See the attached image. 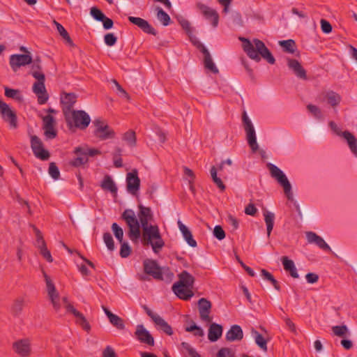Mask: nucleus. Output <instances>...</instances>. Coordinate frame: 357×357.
Returning <instances> with one entry per match:
<instances>
[{
	"mask_svg": "<svg viewBox=\"0 0 357 357\" xmlns=\"http://www.w3.org/2000/svg\"><path fill=\"white\" fill-rule=\"evenodd\" d=\"M121 243L120 255L123 258L128 257L131 253V248L128 243L123 241Z\"/></svg>",
	"mask_w": 357,
	"mask_h": 357,
	"instance_id": "nucleus-49",
	"label": "nucleus"
},
{
	"mask_svg": "<svg viewBox=\"0 0 357 357\" xmlns=\"http://www.w3.org/2000/svg\"><path fill=\"white\" fill-rule=\"evenodd\" d=\"M178 226L180 231H181V233L183 234L184 239L186 241L188 244L192 248H195L197 246V242L193 238L192 232L180 220L178 221Z\"/></svg>",
	"mask_w": 357,
	"mask_h": 357,
	"instance_id": "nucleus-29",
	"label": "nucleus"
},
{
	"mask_svg": "<svg viewBox=\"0 0 357 357\" xmlns=\"http://www.w3.org/2000/svg\"><path fill=\"white\" fill-rule=\"evenodd\" d=\"M31 146L33 154L38 158L42 160H47L50 158V153L48 151L43 149V142L36 135L31 137Z\"/></svg>",
	"mask_w": 357,
	"mask_h": 357,
	"instance_id": "nucleus-15",
	"label": "nucleus"
},
{
	"mask_svg": "<svg viewBox=\"0 0 357 357\" xmlns=\"http://www.w3.org/2000/svg\"><path fill=\"white\" fill-rule=\"evenodd\" d=\"M240 40L243 42L244 52L251 59L259 62L263 58L270 64L275 63L274 56L261 40L255 38L252 42L245 38H240Z\"/></svg>",
	"mask_w": 357,
	"mask_h": 357,
	"instance_id": "nucleus-2",
	"label": "nucleus"
},
{
	"mask_svg": "<svg viewBox=\"0 0 357 357\" xmlns=\"http://www.w3.org/2000/svg\"><path fill=\"white\" fill-rule=\"evenodd\" d=\"M14 347L16 352L21 356H28L30 353V345L27 340H20L15 342Z\"/></svg>",
	"mask_w": 357,
	"mask_h": 357,
	"instance_id": "nucleus-33",
	"label": "nucleus"
},
{
	"mask_svg": "<svg viewBox=\"0 0 357 357\" xmlns=\"http://www.w3.org/2000/svg\"><path fill=\"white\" fill-rule=\"evenodd\" d=\"M0 113L2 119L9 123L13 128L17 127V119L15 112L11 110L8 105L1 101L0 102Z\"/></svg>",
	"mask_w": 357,
	"mask_h": 357,
	"instance_id": "nucleus-16",
	"label": "nucleus"
},
{
	"mask_svg": "<svg viewBox=\"0 0 357 357\" xmlns=\"http://www.w3.org/2000/svg\"><path fill=\"white\" fill-rule=\"evenodd\" d=\"M143 266L145 273L151 275L155 279L162 280L161 268L155 261L152 259H146L144 261Z\"/></svg>",
	"mask_w": 357,
	"mask_h": 357,
	"instance_id": "nucleus-18",
	"label": "nucleus"
},
{
	"mask_svg": "<svg viewBox=\"0 0 357 357\" xmlns=\"http://www.w3.org/2000/svg\"><path fill=\"white\" fill-rule=\"evenodd\" d=\"M305 278L308 283L313 284L319 280V275L314 273H309L305 275Z\"/></svg>",
	"mask_w": 357,
	"mask_h": 357,
	"instance_id": "nucleus-62",
	"label": "nucleus"
},
{
	"mask_svg": "<svg viewBox=\"0 0 357 357\" xmlns=\"http://www.w3.org/2000/svg\"><path fill=\"white\" fill-rule=\"evenodd\" d=\"M192 43L204 55V65L205 68L209 70L213 73H218V69L215 66L211 54L208 49L195 37L190 38Z\"/></svg>",
	"mask_w": 357,
	"mask_h": 357,
	"instance_id": "nucleus-11",
	"label": "nucleus"
},
{
	"mask_svg": "<svg viewBox=\"0 0 357 357\" xmlns=\"http://www.w3.org/2000/svg\"><path fill=\"white\" fill-rule=\"evenodd\" d=\"M103 240L108 250L111 251L114 250V243L111 234L109 232H105L103 234Z\"/></svg>",
	"mask_w": 357,
	"mask_h": 357,
	"instance_id": "nucleus-48",
	"label": "nucleus"
},
{
	"mask_svg": "<svg viewBox=\"0 0 357 357\" xmlns=\"http://www.w3.org/2000/svg\"><path fill=\"white\" fill-rule=\"evenodd\" d=\"M306 238L309 243H314L319 248L324 250H328L331 252L330 246L325 242V241L316 233L312 231H307L306 233Z\"/></svg>",
	"mask_w": 357,
	"mask_h": 357,
	"instance_id": "nucleus-24",
	"label": "nucleus"
},
{
	"mask_svg": "<svg viewBox=\"0 0 357 357\" xmlns=\"http://www.w3.org/2000/svg\"><path fill=\"white\" fill-rule=\"evenodd\" d=\"M267 167L270 171L271 176L277 180V181L283 187L284 192L287 198H291V186L283 172L273 164L268 163Z\"/></svg>",
	"mask_w": 357,
	"mask_h": 357,
	"instance_id": "nucleus-8",
	"label": "nucleus"
},
{
	"mask_svg": "<svg viewBox=\"0 0 357 357\" xmlns=\"http://www.w3.org/2000/svg\"><path fill=\"white\" fill-rule=\"evenodd\" d=\"M109 322L114 327H116L119 330H123L125 328L124 321L122 318L117 316L116 314H113L110 319H109Z\"/></svg>",
	"mask_w": 357,
	"mask_h": 357,
	"instance_id": "nucleus-42",
	"label": "nucleus"
},
{
	"mask_svg": "<svg viewBox=\"0 0 357 357\" xmlns=\"http://www.w3.org/2000/svg\"><path fill=\"white\" fill-rule=\"evenodd\" d=\"M157 18L164 26H167L171 22L170 17L161 8H157Z\"/></svg>",
	"mask_w": 357,
	"mask_h": 357,
	"instance_id": "nucleus-40",
	"label": "nucleus"
},
{
	"mask_svg": "<svg viewBox=\"0 0 357 357\" xmlns=\"http://www.w3.org/2000/svg\"><path fill=\"white\" fill-rule=\"evenodd\" d=\"M140 187V179L136 169L126 174V188L128 193L133 196L138 194Z\"/></svg>",
	"mask_w": 357,
	"mask_h": 357,
	"instance_id": "nucleus-13",
	"label": "nucleus"
},
{
	"mask_svg": "<svg viewBox=\"0 0 357 357\" xmlns=\"http://www.w3.org/2000/svg\"><path fill=\"white\" fill-rule=\"evenodd\" d=\"M322 96L324 99L333 107L337 106L342 100L340 95L333 91H328L323 93Z\"/></svg>",
	"mask_w": 357,
	"mask_h": 357,
	"instance_id": "nucleus-31",
	"label": "nucleus"
},
{
	"mask_svg": "<svg viewBox=\"0 0 357 357\" xmlns=\"http://www.w3.org/2000/svg\"><path fill=\"white\" fill-rule=\"evenodd\" d=\"M137 217L132 209H126L121 214V218L125 220L128 227V237L133 242H137L141 236L142 229L153 225L151 222L153 220V214L150 207H146L139 204L138 205Z\"/></svg>",
	"mask_w": 357,
	"mask_h": 357,
	"instance_id": "nucleus-1",
	"label": "nucleus"
},
{
	"mask_svg": "<svg viewBox=\"0 0 357 357\" xmlns=\"http://www.w3.org/2000/svg\"><path fill=\"white\" fill-rule=\"evenodd\" d=\"M88 162V158H77L75 157L74 159L71 160L69 164L75 167H80Z\"/></svg>",
	"mask_w": 357,
	"mask_h": 357,
	"instance_id": "nucleus-53",
	"label": "nucleus"
},
{
	"mask_svg": "<svg viewBox=\"0 0 357 357\" xmlns=\"http://www.w3.org/2000/svg\"><path fill=\"white\" fill-rule=\"evenodd\" d=\"M31 227L33 228L36 236L37 247L38 248L39 245H43V244L46 245L41 231L35 225H31Z\"/></svg>",
	"mask_w": 357,
	"mask_h": 357,
	"instance_id": "nucleus-51",
	"label": "nucleus"
},
{
	"mask_svg": "<svg viewBox=\"0 0 357 357\" xmlns=\"http://www.w3.org/2000/svg\"><path fill=\"white\" fill-rule=\"evenodd\" d=\"M140 237L142 245L151 246L155 254H158L165 247V241L159 227L155 224L142 229Z\"/></svg>",
	"mask_w": 357,
	"mask_h": 357,
	"instance_id": "nucleus-3",
	"label": "nucleus"
},
{
	"mask_svg": "<svg viewBox=\"0 0 357 357\" xmlns=\"http://www.w3.org/2000/svg\"><path fill=\"white\" fill-rule=\"evenodd\" d=\"M216 357H235V356L231 349L225 347L218 351Z\"/></svg>",
	"mask_w": 357,
	"mask_h": 357,
	"instance_id": "nucleus-54",
	"label": "nucleus"
},
{
	"mask_svg": "<svg viewBox=\"0 0 357 357\" xmlns=\"http://www.w3.org/2000/svg\"><path fill=\"white\" fill-rule=\"evenodd\" d=\"M243 337V333L238 325H233L227 332L225 339L227 341L232 342L235 340H241Z\"/></svg>",
	"mask_w": 357,
	"mask_h": 357,
	"instance_id": "nucleus-26",
	"label": "nucleus"
},
{
	"mask_svg": "<svg viewBox=\"0 0 357 357\" xmlns=\"http://www.w3.org/2000/svg\"><path fill=\"white\" fill-rule=\"evenodd\" d=\"M342 137L347 140L351 151L357 157V139L349 131H344Z\"/></svg>",
	"mask_w": 357,
	"mask_h": 357,
	"instance_id": "nucleus-32",
	"label": "nucleus"
},
{
	"mask_svg": "<svg viewBox=\"0 0 357 357\" xmlns=\"http://www.w3.org/2000/svg\"><path fill=\"white\" fill-rule=\"evenodd\" d=\"M104 39H105V43L108 46H113L116 43V40H117L116 37L112 33H107L105 36Z\"/></svg>",
	"mask_w": 357,
	"mask_h": 357,
	"instance_id": "nucleus-56",
	"label": "nucleus"
},
{
	"mask_svg": "<svg viewBox=\"0 0 357 357\" xmlns=\"http://www.w3.org/2000/svg\"><path fill=\"white\" fill-rule=\"evenodd\" d=\"M197 7L206 17V19L211 21L213 27H216L218 26L219 22V15L215 10L202 3H197Z\"/></svg>",
	"mask_w": 357,
	"mask_h": 357,
	"instance_id": "nucleus-19",
	"label": "nucleus"
},
{
	"mask_svg": "<svg viewBox=\"0 0 357 357\" xmlns=\"http://www.w3.org/2000/svg\"><path fill=\"white\" fill-rule=\"evenodd\" d=\"M264 221L266 225L267 235L268 236H270L274 226L275 215L274 213L266 211L264 213Z\"/></svg>",
	"mask_w": 357,
	"mask_h": 357,
	"instance_id": "nucleus-38",
	"label": "nucleus"
},
{
	"mask_svg": "<svg viewBox=\"0 0 357 357\" xmlns=\"http://www.w3.org/2000/svg\"><path fill=\"white\" fill-rule=\"evenodd\" d=\"M93 123L95 126L93 135L96 138L100 140H106L113 139L115 137L114 131L102 119H96L93 121Z\"/></svg>",
	"mask_w": 357,
	"mask_h": 357,
	"instance_id": "nucleus-9",
	"label": "nucleus"
},
{
	"mask_svg": "<svg viewBox=\"0 0 357 357\" xmlns=\"http://www.w3.org/2000/svg\"><path fill=\"white\" fill-rule=\"evenodd\" d=\"M213 235L216 238L221 241L225 238V232L221 226L217 225L213 229Z\"/></svg>",
	"mask_w": 357,
	"mask_h": 357,
	"instance_id": "nucleus-55",
	"label": "nucleus"
},
{
	"mask_svg": "<svg viewBox=\"0 0 357 357\" xmlns=\"http://www.w3.org/2000/svg\"><path fill=\"white\" fill-rule=\"evenodd\" d=\"M38 248L40 250V253L44 259H45L48 262L53 261V258L46 245L43 244V245H39Z\"/></svg>",
	"mask_w": 357,
	"mask_h": 357,
	"instance_id": "nucleus-47",
	"label": "nucleus"
},
{
	"mask_svg": "<svg viewBox=\"0 0 357 357\" xmlns=\"http://www.w3.org/2000/svg\"><path fill=\"white\" fill-rule=\"evenodd\" d=\"M242 122L244 130L246 132V138L248 143L250 149H252V152L255 153L259 149V146L257 142L256 132L254 126L251 120L249 119L245 111H243L242 114Z\"/></svg>",
	"mask_w": 357,
	"mask_h": 357,
	"instance_id": "nucleus-7",
	"label": "nucleus"
},
{
	"mask_svg": "<svg viewBox=\"0 0 357 357\" xmlns=\"http://www.w3.org/2000/svg\"><path fill=\"white\" fill-rule=\"evenodd\" d=\"M180 24L182 28L186 31L188 34H190L192 33V29L190 26V23L187 20H182L180 21Z\"/></svg>",
	"mask_w": 357,
	"mask_h": 357,
	"instance_id": "nucleus-63",
	"label": "nucleus"
},
{
	"mask_svg": "<svg viewBox=\"0 0 357 357\" xmlns=\"http://www.w3.org/2000/svg\"><path fill=\"white\" fill-rule=\"evenodd\" d=\"M43 274L45 278V283H46V288H47V292L49 297V299L51 301V303L56 312H59V310L61 309V298L59 292L56 289V287L52 282L51 278L49 275H47V273L43 271Z\"/></svg>",
	"mask_w": 357,
	"mask_h": 357,
	"instance_id": "nucleus-10",
	"label": "nucleus"
},
{
	"mask_svg": "<svg viewBox=\"0 0 357 357\" xmlns=\"http://www.w3.org/2000/svg\"><path fill=\"white\" fill-rule=\"evenodd\" d=\"M287 66L298 77L303 79H307L305 70L297 60L287 59Z\"/></svg>",
	"mask_w": 357,
	"mask_h": 357,
	"instance_id": "nucleus-25",
	"label": "nucleus"
},
{
	"mask_svg": "<svg viewBox=\"0 0 357 357\" xmlns=\"http://www.w3.org/2000/svg\"><path fill=\"white\" fill-rule=\"evenodd\" d=\"M66 120L70 130L74 128L85 130L91 122L89 115L83 110H73L71 116H66Z\"/></svg>",
	"mask_w": 357,
	"mask_h": 357,
	"instance_id": "nucleus-5",
	"label": "nucleus"
},
{
	"mask_svg": "<svg viewBox=\"0 0 357 357\" xmlns=\"http://www.w3.org/2000/svg\"><path fill=\"white\" fill-rule=\"evenodd\" d=\"M31 73L38 80L33 85V91L37 96L38 102L40 105H43L49 98L45 86V75L38 71H33Z\"/></svg>",
	"mask_w": 357,
	"mask_h": 357,
	"instance_id": "nucleus-6",
	"label": "nucleus"
},
{
	"mask_svg": "<svg viewBox=\"0 0 357 357\" xmlns=\"http://www.w3.org/2000/svg\"><path fill=\"white\" fill-rule=\"evenodd\" d=\"M281 261L284 266V269L289 272L290 275L294 278H298V274L297 272V269L294 265V261L291 259H289L287 257L283 256L281 258Z\"/></svg>",
	"mask_w": 357,
	"mask_h": 357,
	"instance_id": "nucleus-30",
	"label": "nucleus"
},
{
	"mask_svg": "<svg viewBox=\"0 0 357 357\" xmlns=\"http://www.w3.org/2000/svg\"><path fill=\"white\" fill-rule=\"evenodd\" d=\"M212 304L206 298H202L198 301V308L200 319L205 322H211L212 318L210 317Z\"/></svg>",
	"mask_w": 357,
	"mask_h": 357,
	"instance_id": "nucleus-21",
	"label": "nucleus"
},
{
	"mask_svg": "<svg viewBox=\"0 0 357 357\" xmlns=\"http://www.w3.org/2000/svg\"><path fill=\"white\" fill-rule=\"evenodd\" d=\"M73 153L76 155V157L77 158H88L84 146L76 147L74 149Z\"/></svg>",
	"mask_w": 357,
	"mask_h": 357,
	"instance_id": "nucleus-59",
	"label": "nucleus"
},
{
	"mask_svg": "<svg viewBox=\"0 0 357 357\" xmlns=\"http://www.w3.org/2000/svg\"><path fill=\"white\" fill-rule=\"evenodd\" d=\"M332 331L335 335L343 337L348 333V328L346 325L335 326L332 327Z\"/></svg>",
	"mask_w": 357,
	"mask_h": 357,
	"instance_id": "nucleus-43",
	"label": "nucleus"
},
{
	"mask_svg": "<svg viewBox=\"0 0 357 357\" xmlns=\"http://www.w3.org/2000/svg\"><path fill=\"white\" fill-rule=\"evenodd\" d=\"M222 326L218 324L213 323L208 328V338L211 342H216L222 334Z\"/></svg>",
	"mask_w": 357,
	"mask_h": 357,
	"instance_id": "nucleus-27",
	"label": "nucleus"
},
{
	"mask_svg": "<svg viewBox=\"0 0 357 357\" xmlns=\"http://www.w3.org/2000/svg\"><path fill=\"white\" fill-rule=\"evenodd\" d=\"M43 129L45 137L48 139H54L57 136L55 119L52 115L48 114L43 117Z\"/></svg>",
	"mask_w": 357,
	"mask_h": 357,
	"instance_id": "nucleus-14",
	"label": "nucleus"
},
{
	"mask_svg": "<svg viewBox=\"0 0 357 357\" xmlns=\"http://www.w3.org/2000/svg\"><path fill=\"white\" fill-rule=\"evenodd\" d=\"M307 108L315 116H319L321 115V110L318 107L310 104L307 106Z\"/></svg>",
	"mask_w": 357,
	"mask_h": 357,
	"instance_id": "nucleus-64",
	"label": "nucleus"
},
{
	"mask_svg": "<svg viewBox=\"0 0 357 357\" xmlns=\"http://www.w3.org/2000/svg\"><path fill=\"white\" fill-rule=\"evenodd\" d=\"M123 139L126 142V143L130 146H135L136 145V135L135 132L133 130H128V132H125L123 136Z\"/></svg>",
	"mask_w": 357,
	"mask_h": 357,
	"instance_id": "nucleus-41",
	"label": "nucleus"
},
{
	"mask_svg": "<svg viewBox=\"0 0 357 357\" xmlns=\"http://www.w3.org/2000/svg\"><path fill=\"white\" fill-rule=\"evenodd\" d=\"M227 221L233 227L234 230H236L238 228L239 222L232 215L229 214L227 215Z\"/></svg>",
	"mask_w": 357,
	"mask_h": 357,
	"instance_id": "nucleus-58",
	"label": "nucleus"
},
{
	"mask_svg": "<svg viewBox=\"0 0 357 357\" xmlns=\"http://www.w3.org/2000/svg\"><path fill=\"white\" fill-rule=\"evenodd\" d=\"M279 45L283 48V51L294 54L296 51V45L294 40L289 39L279 41Z\"/></svg>",
	"mask_w": 357,
	"mask_h": 357,
	"instance_id": "nucleus-37",
	"label": "nucleus"
},
{
	"mask_svg": "<svg viewBox=\"0 0 357 357\" xmlns=\"http://www.w3.org/2000/svg\"><path fill=\"white\" fill-rule=\"evenodd\" d=\"M77 101V96L74 93H63L61 96V102L63 105V113L65 116L70 112Z\"/></svg>",
	"mask_w": 357,
	"mask_h": 357,
	"instance_id": "nucleus-23",
	"label": "nucleus"
},
{
	"mask_svg": "<svg viewBox=\"0 0 357 357\" xmlns=\"http://www.w3.org/2000/svg\"><path fill=\"white\" fill-rule=\"evenodd\" d=\"M91 15L93 16V17L99 22H101V20H103L105 19V15L104 13L98 8L93 7L91 9Z\"/></svg>",
	"mask_w": 357,
	"mask_h": 357,
	"instance_id": "nucleus-52",
	"label": "nucleus"
},
{
	"mask_svg": "<svg viewBox=\"0 0 357 357\" xmlns=\"http://www.w3.org/2000/svg\"><path fill=\"white\" fill-rule=\"evenodd\" d=\"M155 319L153 321L154 324L160 328L164 333L168 335L173 334V330L170 325L168 324L160 315L154 317Z\"/></svg>",
	"mask_w": 357,
	"mask_h": 357,
	"instance_id": "nucleus-34",
	"label": "nucleus"
},
{
	"mask_svg": "<svg viewBox=\"0 0 357 357\" xmlns=\"http://www.w3.org/2000/svg\"><path fill=\"white\" fill-rule=\"evenodd\" d=\"M182 348L186 351L190 357H201L197 351L188 342L181 343Z\"/></svg>",
	"mask_w": 357,
	"mask_h": 357,
	"instance_id": "nucleus-45",
	"label": "nucleus"
},
{
	"mask_svg": "<svg viewBox=\"0 0 357 357\" xmlns=\"http://www.w3.org/2000/svg\"><path fill=\"white\" fill-rule=\"evenodd\" d=\"M321 28L324 33H329L332 31V26L331 24L326 20H321Z\"/></svg>",
	"mask_w": 357,
	"mask_h": 357,
	"instance_id": "nucleus-57",
	"label": "nucleus"
},
{
	"mask_svg": "<svg viewBox=\"0 0 357 357\" xmlns=\"http://www.w3.org/2000/svg\"><path fill=\"white\" fill-rule=\"evenodd\" d=\"M112 230L119 243L123 242V231L122 228L116 222L112 225Z\"/></svg>",
	"mask_w": 357,
	"mask_h": 357,
	"instance_id": "nucleus-44",
	"label": "nucleus"
},
{
	"mask_svg": "<svg viewBox=\"0 0 357 357\" xmlns=\"http://www.w3.org/2000/svg\"><path fill=\"white\" fill-rule=\"evenodd\" d=\"M5 96L8 98H14L16 100H21L22 96L19 90L5 88Z\"/></svg>",
	"mask_w": 357,
	"mask_h": 357,
	"instance_id": "nucleus-46",
	"label": "nucleus"
},
{
	"mask_svg": "<svg viewBox=\"0 0 357 357\" xmlns=\"http://www.w3.org/2000/svg\"><path fill=\"white\" fill-rule=\"evenodd\" d=\"M257 209L253 204H249L245 208V213L254 216L257 213Z\"/></svg>",
	"mask_w": 357,
	"mask_h": 357,
	"instance_id": "nucleus-61",
	"label": "nucleus"
},
{
	"mask_svg": "<svg viewBox=\"0 0 357 357\" xmlns=\"http://www.w3.org/2000/svg\"><path fill=\"white\" fill-rule=\"evenodd\" d=\"M9 63L13 71L16 72L20 67L32 63L30 54H13L10 56Z\"/></svg>",
	"mask_w": 357,
	"mask_h": 357,
	"instance_id": "nucleus-17",
	"label": "nucleus"
},
{
	"mask_svg": "<svg viewBox=\"0 0 357 357\" xmlns=\"http://www.w3.org/2000/svg\"><path fill=\"white\" fill-rule=\"evenodd\" d=\"M100 187L103 190L109 191L114 195L117 194V186L113 178L109 175H105L100 183Z\"/></svg>",
	"mask_w": 357,
	"mask_h": 357,
	"instance_id": "nucleus-28",
	"label": "nucleus"
},
{
	"mask_svg": "<svg viewBox=\"0 0 357 357\" xmlns=\"http://www.w3.org/2000/svg\"><path fill=\"white\" fill-rule=\"evenodd\" d=\"M24 300L22 298L15 299L11 305V313L14 317H18L22 312Z\"/></svg>",
	"mask_w": 357,
	"mask_h": 357,
	"instance_id": "nucleus-36",
	"label": "nucleus"
},
{
	"mask_svg": "<svg viewBox=\"0 0 357 357\" xmlns=\"http://www.w3.org/2000/svg\"><path fill=\"white\" fill-rule=\"evenodd\" d=\"M102 357H116V355L113 348L107 346L102 351Z\"/></svg>",
	"mask_w": 357,
	"mask_h": 357,
	"instance_id": "nucleus-60",
	"label": "nucleus"
},
{
	"mask_svg": "<svg viewBox=\"0 0 357 357\" xmlns=\"http://www.w3.org/2000/svg\"><path fill=\"white\" fill-rule=\"evenodd\" d=\"M53 23L56 26L58 32L59 33L61 36L66 40V43H68L70 46H74V43L66 29L56 20H54Z\"/></svg>",
	"mask_w": 357,
	"mask_h": 357,
	"instance_id": "nucleus-39",
	"label": "nucleus"
},
{
	"mask_svg": "<svg viewBox=\"0 0 357 357\" xmlns=\"http://www.w3.org/2000/svg\"><path fill=\"white\" fill-rule=\"evenodd\" d=\"M178 277V280L173 284L172 291L180 299L188 301L194 296L190 289L193 287L195 278L187 271H183Z\"/></svg>",
	"mask_w": 357,
	"mask_h": 357,
	"instance_id": "nucleus-4",
	"label": "nucleus"
},
{
	"mask_svg": "<svg viewBox=\"0 0 357 357\" xmlns=\"http://www.w3.org/2000/svg\"><path fill=\"white\" fill-rule=\"evenodd\" d=\"M50 175L54 178V179H58L60 176V172L59 170V168L56 165L54 162H51L49 166L48 169Z\"/></svg>",
	"mask_w": 357,
	"mask_h": 357,
	"instance_id": "nucleus-50",
	"label": "nucleus"
},
{
	"mask_svg": "<svg viewBox=\"0 0 357 357\" xmlns=\"http://www.w3.org/2000/svg\"><path fill=\"white\" fill-rule=\"evenodd\" d=\"M252 336L255 338L256 344L262 349L264 351H267V340H266L261 334L255 329L252 330Z\"/></svg>",
	"mask_w": 357,
	"mask_h": 357,
	"instance_id": "nucleus-35",
	"label": "nucleus"
},
{
	"mask_svg": "<svg viewBox=\"0 0 357 357\" xmlns=\"http://www.w3.org/2000/svg\"><path fill=\"white\" fill-rule=\"evenodd\" d=\"M128 21L134 25H136L142 31L148 34L153 36L157 35L156 30L144 19L138 17L129 16Z\"/></svg>",
	"mask_w": 357,
	"mask_h": 357,
	"instance_id": "nucleus-20",
	"label": "nucleus"
},
{
	"mask_svg": "<svg viewBox=\"0 0 357 357\" xmlns=\"http://www.w3.org/2000/svg\"><path fill=\"white\" fill-rule=\"evenodd\" d=\"M136 338L141 342L149 346L154 345V339L142 324L137 325L135 332Z\"/></svg>",
	"mask_w": 357,
	"mask_h": 357,
	"instance_id": "nucleus-22",
	"label": "nucleus"
},
{
	"mask_svg": "<svg viewBox=\"0 0 357 357\" xmlns=\"http://www.w3.org/2000/svg\"><path fill=\"white\" fill-rule=\"evenodd\" d=\"M63 303L65 304V307L68 312L73 314L77 319L76 322L82 326V328L89 332L91 329V326L86 319L82 313L77 310L69 302L67 297L62 298Z\"/></svg>",
	"mask_w": 357,
	"mask_h": 357,
	"instance_id": "nucleus-12",
	"label": "nucleus"
}]
</instances>
